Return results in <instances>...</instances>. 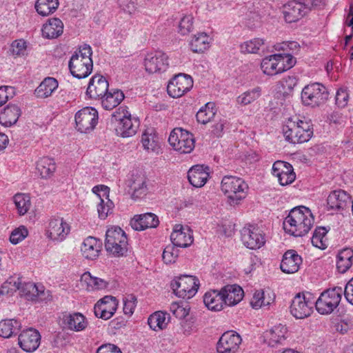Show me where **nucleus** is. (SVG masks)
Instances as JSON below:
<instances>
[{
    "instance_id": "nucleus-25",
    "label": "nucleus",
    "mask_w": 353,
    "mask_h": 353,
    "mask_svg": "<svg viewBox=\"0 0 353 353\" xmlns=\"http://www.w3.org/2000/svg\"><path fill=\"white\" fill-rule=\"evenodd\" d=\"M329 92L324 85L320 83L310 84V107H319L327 101Z\"/></svg>"
},
{
    "instance_id": "nucleus-28",
    "label": "nucleus",
    "mask_w": 353,
    "mask_h": 353,
    "mask_svg": "<svg viewBox=\"0 0 353 353\" xmlns=\"http://www.w3.org/2000/svg\"><path fill=\"white\" fill-rule=\"evenodd\" d=\"M290 312L296 319H305L309 316V306L304 294L299 293L292 300Z\"/></svg>"
},
{
    "instance_id": "nucleus-19",
    "label": "nucleus",
    "mask_w": 353,
    "mask_h": 353,
    "mask_svg": "<svg viewBox=\"0 0 353 353\" xmlns=\"http://www.w3.org/2000/svg\"><path fill=\"white\" fill-rule=\"evenodd\" d=\"M68 67L72 76L77 79H84L92 72L93 62L84 61L74 53L70 58Z\"/></svg>"
},
{
    "instance_id": "nucleus-15",
    "label": "nucleus",
    "mask_w": 353,
    "mask_h": 353,
    "mask_svg": "<svg viewBox=\"0 0 353 353\" xmlns=\"http://www.w3.org/2000/svg\"><path fill=\"white\" fill-rule=\"evenodd\" d=\"M41 338L39 331L30 327L23 330L19 335V345L25 352H32L39 347Z\"/></svg>"
},
{
    "instance_id": "nucleus-36",
    "label": "nucleus",
    "mask_w": 353,
    "mask_h": 353,
    "mask_svg": "<svg viewBox=\"0 0 353 353\" xmlns=\"http://www.w3.org/2000/svg\"><path fill=\"white\" fill-rule=\"evenodd\" d=\"M59 83L56 79L47 77L40 83L35 90L38 97L47 98L58 88Z\"/></svg>"
},
{
    "instance_id": "nucleus-42",
    "label": "nucleus",
    "mask_w": 353,
    "mask_h": 353,
    "mask_svg": "<svg viewBox=\"0 0 353 353\" xmlns=\"http://www.w3.org/2000/svg\"><path fill=\"white\" fill-rule=\"evenodd\" d=\"M63 32V23L59 19H53L48 24L43 26L42 34L48 39L58 37Z\"/></svg>"
},
{
    "instance_id": "nucleus-16",
    "label": "nucleus",
    "mask_w": 353,
    "mask_h": 353,
    "mask_svg": "<svg viewBox=\"0 0 353 353\" xmlns=\"http://www.w3.org/2000/svg\"><path fill=\"white\" fill-rule=\"evenodd\" d=\"M241 338L235 332H226L222 334L217 343L218 353H236L241 343Z\"/></svg>"
},
{
    "instance_id": "nucleus-34",
    "label": "nucleus",
    "mask_w": 353,
    "mask_h": 353,
    "mask_svg": "<svg viewBox=\"0 0 353 353\" xmlns=\"http://www.w3.org/2000/svg\"><path fill=\"white\" fill-rule=\"evenodd\" d=\"M353 250L345 248L337 255L336 268L340 273L346 272L352 265Z\"/></svg>"
},
{
    "instance_id": "nucleus-30",
    "label": "nucleus",
    "mask_w": 353,
    "mask_h": 353,
    "mask_svg": "<svg viewBox=\"0 0 353 353\" xmlns=\"http://www.w3.org/2000/svg\"><path fill=\"white\" fill-rule=\"evenodd\" d=\"M100 249V242L92 236L87 237L81 247L83 256L88 260L96 259L99 256Z\"/></svg>"
},
{
    "instance_id": "nucleus-41",
    "label": "nucleus",
    "mask_w": 353,
    "mask_h": 353,
    "mask_svg": "<svg viewBox=\"0 0 353 353\" xmlns=\"http://www.w3.org/2000/svg\"><path fill=\"white\" fill-rule=\"evenodd\" d=\"M37 170L41 178H48L56 170L55 162L52 158L43 157L37 162Z\"/></svg>"
},
{
    "instance_id": "nucleus-31",
    "label": "nucleus",
    "mask_w": 353,
    "mask_h": 353,
    "mask_svg": "<svg viewBox=\"0 0 353 353\" xmlns=\"http://www.w3.org/2000/svg\"><path fill=\"white\" fill-rule=\"evenodd\" d=\"M203 303L210 310H221L224 305V299H223L221 290H214L207 292L203 296Z\"/></svg>"
},
{
    "instance_id": "nucleus-62",
    "label": "nucleus",
    "mask_w": 353,
    "mask_h": 353,
    "mask_svg": "<svg viewBox=\"0 0 353 353\" xmlns=\"http://www.w3.org/2000/svg\"><path fill=\"white\" fill-rule=\"evenodd\" d=\"M14 94V88L11 86L0 87V106L5 104L9 99L12 98Z\"/></svg>"
},
{
    "instance_id": "nucleus-3",
    "label": "nucleus",
    "mask_w": 353,
    "mask_h": 353,
    "mask_svg": "<svg viewBox=\"0 0 353 353\" xmlns=\"http://www.w3.org/2000/svg\"><path fill=\"white\" fill-rule=\"evenodd\" d=\"M248 186L243 179L225 176L221 183V189L227 195L230 205H236L246 196Z\"/></svg>"
},
{
    "instance_id": "nucleus-52",
    "label": "nucleus",
    "mask_w": 353,
    "mask_h": 353,
    "mask_svg": "<svg viewBox=\"0 0 353 353\" xmlns=\"http://www.w3.org/2000/svg\"><path fill=\"white\" fill-rule=\"evenodd\" d=\"M141 142L143 147L147 151L158 152L159 149V142L154 134L148 133L143 134Z\"/></svg>"
},
{
    "instance_id": "nucleus-56",
    "label": "nucleus",
    "mask_w": 353,
    "mask_h": 353,
    "mask_svg": "<svg viewBox=\"0 0 353 353\" xmlns=\"http://www.w3.org/2000/svg\"><path fill=\"white\" fill-rule=\"evenodd\" d=\"M281 57L277 58L279 61V70L281 72L292 68L296 63V59L289 53L279 54Z\"/></svg>"
},
{
    "instance_id": "nucleus-61",
    "label": "nucleus",
    "mask_w": 353,
    "mask_h": 353,
    "mask_svg": "<svg viewBox=\"0 0 353 353\" xmlns=\"http://www.w3.org/2000/svg\"><path fill=\"white\" fill-rule=\"evenodd\" d=\"M349 101V94L346 89L340 88L336 94V104L339 108H345Z\"/></svg>"
},
{
    "instance_id": "nucleus-9",
    "label": "nucleus",
    "mask_w": 353,
    "mask_h": 353,
    "mask_svg": "<svg viewBox=\"0 0 353 353\" xmlns=\"http://www.w3.org/2000/svg\"><path fill=\"white\" fill-rule=\"evenodd\" d=\"M192 86V78L188 74L180 73L169 81L167 91L172 98H178L188 92Z\"/></svg>"
},
{
    "instance_id": "nucleus-48",
    "label": "nucleus",
    "mask_w": 353,
    "mask_h": 353,
    "mask_svg": "<svg viewBox=\"0 0 353 353\" xmlns=\"http://www.w3.org/2000/svg\"><path fill=\"white\" fill-rule=\"evenodd\" d=\"M261 88L256 87L239 95L236 99V102L241 105H247L258 99L261 97Z\"/></svg>"
},
{
    "instance_id": "nucleus-53",
    "label": "nucleus",
    "mask_w": 353,
    "mask_h": 353,
    "mask_svg": "<svg viewBox=\"0 0 353 353\" xmlns=\"http://www.w3.org/2000/svg\"><path fill=\"white\" fill-rule=\"evenodd\" d=\"M274 301V298L269 296V301H265V292L256 291L253 295L250 304L253 308L258 309L263 306L269 305Z\"/></svg>"
},
{
    "instance_id": "nucleus-1",
    "label": "nucleus",
    "mask_w": 353,
    "mask_h": 353,
    "mask_svg": "<svg viewBox=\"0 0 353 353\" xmlns=\"http://www.w3.org/2000/svg\"><path fill=\"white\" fill-rule=\"evenodd\" d=\"M303 210L309 212V208L303 205L295 207L290 210L283 223L285 232L294 236H303L309 232V225L306 223L307 217Z\"/></svg>"
},
{
    "instance_id": "nucleus-13",
    "label": "nucleus",
    "mask_w": 353,
    "mask_h": 353,
    "mask_svg": "<svg viewBox=\"0 0 353 353\" xmlns=\"http://www.w3.org/2000/svg\"><path fill=\"white\" fill-rule=\"evenodd\" d=\"M70 227L62 218H53L49 221L46 236L54 241H62L69 234Z\"/></svg>"
},
{
    "instance_id": "nucleus-47",
    "label": "nucleus",
    "mask_w": 353,
    "mask_h": 353,
    "mask_svg": "<svg viewBox=\"0 0 353 353\" xmlns=\"http://www.w3.org/2000/svg\"><path fill=\"white\" fill-rule=\"evenodd\" d=\"M209 46V37L205 32L195 35L190 41V47L194 52H203Z\"/></svg>"
},
{
    "instance_id": "nucleus-8",
    "label": "nucleus",
    "mask_w": 353,
    "mask_h": 353,
    "mask_svg": "<svg viewBox=\"0 0 353 353\" xmlns=\"http://www.w3.org/2000/svg\"><path fill=\"white\" fill-rule=\"evenodd\" d=\"M98 122V112L96 109L85 107L75 114L76 128L82 133L92 130Z\"/></svg>"
},
{
    "instance_id": "nucleus-50",
    "label": "nucleus",
    "mask_w": 353,
    "mask_h": 353,
    "mask_svg": "<svg viewBox=\"0 0 353 353\" xmlns=\"http://www.w3.org/2000/svg\"><path fill=\"white\" fill-rule=\"evenodd\" d=\"M39 288V286L34 283H25L22 284L20 289L21 296L29 301H36Z\"/></svg>"
},
{
    "instance_id": "nucleus-63",
    "label": "nucleus",
    "mask_w": 353,
    "mask_h": 353,
    "mask_svg": "<svg viewBox=\"0 0 353 353\" xmlns=\"http://www.w3.org/2000/svg\"><path fill=\"white\" fill-rule=\"evenodd\" d=\"M97 353H122L120 348L116 345L107 343L101 345L97 350Z\"/></svg>"
},
{
    "instance_id": "nucleus-54",
    "label": "nucleus",
    "mask_w": 353,
    "mask_h": 353,
    "mask_svg": "<svg viewBox=\"0 0 353 353\" xmlns=\"http://www.w3.org/2000/svg\"><path fill=\"white\" fill-rule=\"evenodd\" d=\"M264 44L262 39L255 38L241 45V50L243 52L257 53L261 47Z\"/></svg>"
},
{
    "instance_id": "nucleus-7",
    "label": "nucleus",
    "mask_w": 353,
    "mask_h": 353,
    "mask_svg": "<svg viewBox=\"0 0 353 353\" xmlns=\"http://www.w3.org/2000/svg\"><path fill=\"white\" fill-rule=\"evenodd\" d=\"M168 142L175 150L180 153H190L194 148L193 134L181 128H175L171 132Z\"/></svg>"
},
{
    "instance_id": "nucleus-57",
    "label": "nucleus",
    "mask_w": 353,
    "mask_h": 353,
    "mask_svg": "<svg viewBox=\"0 0 353 353\" xmlns=\"http://www.w3.org/2000/svg\"><path fill=\"white\" fill-rule=\"evenodd\" d=\"M175 247L176 246L172 244L166 246L164 249L162 254V258L165 263L168 264L173 263L177 258L179 250H176Z\"/></svg>"
},
{
    "instance_id": "nucleus-58",
    "label": "nucleus",
    "mask_w": 353,
    "mask_h": 353,
    "mask_svg": "<svg viewBox=\"0 0 353 353\" xmlns=\"http://www.w3.org/2000/svg\"><path fill=\"white\" fill-rule=\"evenodd\" d=\"M28 231L26 227L20 226L12 232L10 236V241L12 244L16 245L23 240L28 236Z\"/></svg>"
},
{
    "instance_id": "nucleus-26",
    "label": "nucleus",
    "mask_w": 353,
    "mask_h": 353,
    "mask_svg": "<svg viewBox=\"0 0 353 353\" xmlns=\"http://www.w3.org/2000/svg\"><path fill=\"white\" fill-rule=\"evenodd\" d=\"M158 216L153 213L148 212L134 217L130 221L132 228L135 230H144L146 228H156L159 225Z\"/></svg>"
},
{
    "instance_id": "nucleus-29",
    "label": "nucleus",
    "mask_w": 353,
    "mask_h": 353,
    "mask_svg": "<svg viewBox=\"0 0 353 353\" xmlns=\"http://www.w3.org/2000/svg\"><path fill=\"white\" fill-rule=\"evenodd\" d=\"M21 114L19 107L14 104H8L0 112V123L9 127L17 123Z\"/></svg>"
},
{
    "instance_id": "nucleus-11",
    "label": "nucleus",
    "mask_w": 353,
    "mask_h": 353,
    "mask_svg": "<svg viewBox=\"0 0 353 353\" xmlns=\"http://www.w3.org/2000/svg\"><path fill=\"white\" fill-rule=\"evenodd\" d=\"M241 240L245 246L252 250L259 249L265 243L263 232L259 228L252 226L244 227L242 229Z\"/></svg>"
},
{
    "instance_id": "nucleus-60",
    "label": "nucleus",
    "mask_w": 353,
    "mask_h": 353,
    "mask_svg": "<svg viewBox=\"0 0 353 353\" xmlns=\"http://www.w3.org/2000/svg\"><path fill=\"white\" fill-rule=\"evenodd\" d=\"M137 299L132 294L128 295L123 299V312L132 315L136 306Z\"/></svg>"
},
{
    "instance_id": "nucleus-18",
    "label": "nucleus",
    "mask_w": 353,
    "mask_h": 353,
    "mask_svg": "<svg viewBox=\"0 0 353 353\" xmlns=\"http://www.w3.org/2000/svg\"><path fill=\"white\" fill-rule=\"evenodd\" d=\"M272 174L278 178L279 183L283 186L292 183L296 178L292 165L283 161L274 162Z\"/></svg>"
},
{
    "instance_id": "nucleus-2",
    "label": "nucleus",
    "mask_w": 353,
    "mask_h": 353,
    "mask_svg": "<svg viewBox=\"0 0 353 353\" xmlns=\"http://www.w3.org/2000/svg\"><path fill=\"white\" fill-rule=\"evenodd\" d=\"M112 121H118L115 131L118 136L123 138L134 136L139 126V121L132 118L130 113L122 106L112 114Z\"/></svg>"
},
{
    "instance_id": "nucleus-33",
    "label": "nucleus",
    "mask_w": 353,
    "mask_h": 353,
    "mask_svg": "<svg viewBox=\"0 0 353 353\" xmlns=\"http://www.w3.org/2000/svg\"><path fill=\"white\" fill-rule=\"evenodd\" d=\"M145 177L141 174H132L130 181V188L132 191V198L137 199L145 195L147 186Z\"/></svg>"
},
{
    "instance_id": "nucleus-23",
    "label": "nucleus",
    "mask_w": 353,
    "mask_h": 353,
    "mask_svg": "<svg viewBox=\"0 0 353 353\" xmlns=\"http://www.w3.org/2000/svg\"><path fill=\"white\" fill-rule=\"evenodd\" d=\"M302 263L301 257L293 250H288L283 256L281 270L286 274L296 272Z\"/></svg>"
},
{
    "instance_id": "nucleus-46",
    "label": "nucleus",
    "mask_w": 353,
    "mask_h": 353,
    "mask_svg": "<svg viewBox=\"0 0 353 353\" xmlns=\"http://www.w3.org/2000/svg\"><path fill=\"white\" fill-rule=\"evenodd\" d=\"M86 283L89 290H103L108 287V282L97 276H92L89 272H85L81 277Z\"/></svg>"
},
{
    "instance_id": "nucleus-64",
    "label": "nucleus",
    "mask_w": 353,
    "mask_h": 353,
    "mask_svg": "<svg viewBox=\"0 0 353 353\" xmlns=\"http://www.w3.org/2000/svg\"><path fill=\"white\" fill-rule=\"evenodd\" d=\"M343 293L347 301L353 305V277L345 285Z\"/></svg>"
},
{
    "instance_id": "nucleus-27",
    "label": "nucleus",
    "mask_w": 353,
    "mask_h": 353,
    "mask_svg": "<svg viewBox=\"0 0 353 353\" xmlns=\"http://www.w3.org/2000/svg\"><path fill=\"white\" fill-rule=\"evenodd\" d=\"M224 305L233 306L239 303L243 296V290L237 285H228L221 290Z\"/></svg>"
},
{
    "instance_id": "nucleus-39",
    "label": "nucleus",
    "mask_w": 353,
    "mask_h": 353,
    "mask_svg": "<svg viewBox=\"0 0 353 353\" xmlns=\"http://www.w3.org/2000/svg\"><path fill=\"white\" fill-rule=\"evenodd\" d=\"M101 104L105 110H112L123 100L124 94L121 90L107 92L101 98Z\"/></svg>"
},
{
    "instance_id": "nucleus-20",
    "label": "nucleus",
    "mask_w": 353,
    "mask_h": 353,
    "mask_svg": "<svg viewBox=\"0 0 353 353\" xmlns=\"http://www.w3.org/2000/svg\"><path fill=\"white\" fill-rule=\"evenodd\" d=\"M108 81L100 74L94 75L90 80L86 94L91 99H101L108 91Z\"/></svg>"
},
{
    "instance_id": "nucleus-49",
    "label": "nucleus",
    "mask_w": 353,
    "mask_h": 353,
    "mask_svg": "<svg viewBox=\"0 0 353 353\" xmlns=\"http://www.w3.org/2000/svg\"><path fill=\"white\" fill-rule=\"evenodd\" d=\"M14 203L20 215H24L28 212L30 206V198L28 194L18 193L14 196Z\"/></svg>"
},
{
    "instance_id": "nucleus-45",
    "label": "nucleus",
    "mask_w": 353,
    "mask_h": 353,
    "mask_svg": "<svg viewBox=\"0 0 353 353\" xmlns=\"http://www.w3.org/2000/svg\"><path fill=\"white\" fill-rule=\"evenodd\" d=\"M58 6V0H37L35 4L37 12L42 16H48L53 13Z\"/></svg>"
},
{
    "instance_id": "nucleus-4",
    "label": "nucleus",
    "mask_w": 353,
    "mask_h": 353,
    "mask_svg": "<svg viewBox=\"0 0 353 353\" xmlns=\"http://www.w3.org/2000/svg\"><path fill=\"white\" fill-rule=\"evenodd\" d=\"M105 248L115 256H123L128 251V239L125 232L113 226L106 231Z\"/></svg>"
},
{
    "instance_id": "nucleus-21",
    "label": "nucleus",
    "mask_w": 353,
    "mask_h": 353,
    "mask_svg": "<svg viewBox=\"0 0 353 353\" xmlns=\"http://www.w3.org/2000/svg\"><path fill=\"white\" fill-rule=\"evenodd\" d=\"M172 244L178 248H187L193 242V236L190 228H183L181 225H176L170 235Z\"/></svg>"
},
{
    "instance_id": "nucleus-38",
    "label": "nucleus",
    "mask_w": 353,
    "mask_h": 353,
    "mask_svg": "<svg viewBox=\"0 0 353 353\" xmlns=\"http://www.w3.org/2000/svg\"><path fill=\"white\" fill-rule=\"evenodd\" d=\"M287 328L282 324H279L265 332V338L269 340V345L275 346L285 339Z\"/></svg>"
},
{
    "instance_id": "nucleus-32",
    "label": "nucleus",
    "mask_w": 353,
    "mask_h": 353,
    "mask_svg": "<svg viewBox=\"0 0 353 353\" xmlns=\"http://www.w3.org/2000/svg\"><path fill=\"white\" fill-rule=\"evenodd\" d=\"M63 321L69 330L75 332L83 331L88 325L85 317L79 312L65 315Z\"/></svg>"
},
{
    "instance_id": "nucleus-59",
    "label": "nucleus",
    "mask_w": 353,
    "mask_h": 353,
    "mask_svg": "<svg viewBox=\"0 0 353 353\" xmlns=\"http://www.w3.org/2000/svg\"><path fill=\"white\" fill-rule=\"evenodd\" d=\"M192 24L193 17L191 15L183 17L179 25L180 33L183 35L188 34L192 28Z\"/></svg>"
},
{
    "instance_id": "nucleus-5",
    "label": "nucleus",
    "mask_w": 353,
    "mask_h": 353,
    "mask_svg": "<svg viewBox=\"0 0 353 353\" xmlns=\"http://www.w3.org/2000/svg\"><path fill=\"white\" fill-rule=\"evenodd\" d=\"M343 294L341 287H334L323 291L315 303L316 311L322 315L332 314L339 306Z\"/></svg>"
},
{
    "instance_id": "nucleus-10",
    "label": "nucleus",
    "mask_w": 353,
    "mask_h": 353,
    "mask_svg": "<svg viewBox=\"0 0 353 353\" xmlns=\"http://www.w3.org/2000/svg\"><path fill=\"white\" fill-rule=\"evenodd\" d=\"M309 0H292L284 6V19L288 23L295 22L303 16L308 10Z\"/></svg>"
},
{
    "instance_id": "nucleus-35",
    "label": "nucleus",
    "mask_w": 353,
    "mask_h": 353,
    "mask_svg": "<svg viewBox=\"0 0 353 353\" xmlns=\"http://www.w3.org/2000/svg\"><path fill=\"white\" fill-rule=\"evenodd\" d=\"M296 82L294 77L290 76L279 81L276 87L277 97H283V99L288 98L292 94Z\"/></svg>"
},
{
    "instance_id": "nucleus-51",
    "label": "nucleus",
    "mask_w": 353,
    "mask_h": 353,
    "mask_svg": "<svg viewBox=\"0 0 353 353\" xmlns=\"http://www.w3.org/2000/svg\"><path fill=\"white\" fill-rule=\"evenodd\" d=\"M165 314L162 312H156L151 314L148 320L150 327L156 330L157 328L163 329L165 325Z\"/></svg>"
},
{
    "instance_id": "nucleus-22",
    "label": "nucleus",
    "mask_w": 353,
    "mask_h": 353,
    "mask_svg": "<svg viewBox=\"0 0 353 353\" xmlns=\"http://www.w3.org/2000/svg\"><path fill=\"white\" fill-rule=\"evenodd\" d=\"M351 196L342 190L332 191L327 199V208L332 210H343L351 202Z\"/></svg>"
},
{
    "instance_id": "nucleus-14",
    "label": "nucleus",
    "mask_w": 353,
    "mask_h": 353,
    "mask_svg": "<svg viewBox=\"0 0 353 353\" xmlns=\"http://www.w3.org/2000/svg\"><path fill=\"white\" fill-rule=\"evenodd\" d=\"M290 124L294 127V136L290 137V125H285L283 127V132L285 139L292 143H302L309 141V124L307 121L299 120L296 125L290 121Z\"/></svg>"
},
{
    "instance_id": "nucleus-43",
    "label": "nucleus",
    "mask_w": 353,
    "mask_h": 353,
    "mask_svg": "<svg viewBox=\"0 0 353 353\" xmlns=\"http://www.w3.org/2000/svg\"><path fill=\"white\" fill-rule=\"evenodd\" d=\"M329 230L330 227H317L311 239L313 246L321 250H325L327 247L326 234Z\"/></svg>"
},
{
    "instance_id": "nucleus-24",
    "label": "nucleus",
    "mask_w": 353,
    "mask_h": 353,
    "mask_svg": "<svg viewBox=\"0 0 353 353\" xmlns=\"http://www.w3.org/2000/svg\"><path fill=\"white\" fill-rule=\"evenodd\" d=\"M209 168L201 165L192 167L188 172V179L191 185L196 188L203 186L209 178Z\"/></svg>"
},
{
    "instance_id": "nucleus-37",
    "label": "nucleus",
    "mask_w": 353,
    "mask_h": 353,
    "mask_svg": "<svg viewBox=\"0 0 353 353\" xmlns=\"http://www.w3.org/2000/svg\"><path fill=\"white\" fill-rule=\"evenodd\" d=\"M21 326V323L16 319L2 320L0 321V336L6 339L10 338L18 333Z\"/></svg>"
},
{
    "instance_id": "nucleus-44",
    "label": "nucleus",
    "mask_w": 353,
    "mask_h": 353,
    "mask_svg": "<svg viewBox=\"0 0 353 353\" xmlns=\"http://www.w3.org/2000/svg\"><path fill=\"white\" fill-rule=\"evenodd\" d=\"M215 104L212 102H208L201 107L196 114V120L199 123L206 124L215 115Z\"/></svg>"
},
{
    "instance_id": "nucleus-55",
    "label": "nucleus",
    "mask_w": 353,
    "mask_h": 353,
    "mask_svg": "<svg viewBox=\"0 0 353 353\" xmlns=\"http://www.w3.org/2000/svg\"><path fill=\"white\" fill-rule=\"evenodd\" d=\"M97 196L100 199V203L97 205L99 217L101 219H105L112 212L114 205L109 199H107L108 201L105 203L98 194Z\"/></svg>"
},
{
    "instance_id": "nucleus-12",
    "label": "nucleus",
    "mask_w": 353,
    "mask_h": 353,
    "mask_svg": "<svg viewBox=\"0 0 353 353\" xmlns=\"http://www.w3.org/2000/svg\"><path fill=\"white\" fill-rule=\"evenodd\" d=\"M168 59L161 51L148 54L144 59L145 69L150 74L164 72L168 67Z\"/></svg>"
},
{
    "instance_id": "nucleus-40",
    "label": "nucleus",
    "mask_w": 353,
    "mask_h": 353,
    "mask_svg": "<svg viewBox=\"0 0 353 353\" xmlns=\"http://www.w3.org/2000/svg\"><path fill=\"white\" fill-rule=\"evenodd\" d=\"M279 57L280 54H274L263 59L261 67L264 74L272 76L281 73V70H279V61L277 60Z\"/></svg>"
},
{
    "instance_id": "nucleus-6",
    "label": "nucleus",
    "mask_w": 353,
    "mask_h": 353,
    "mask_svg": "<svg viewBox=\"0 0 353 353\" xmlns=\"http://www.w3.org/2000/svg\"><path fill=\"white\" fill-rule=\"evenodd\" d=\"M199 281L190 275H181L171 283V288L179 298L189 299L196 293Z\"/></svg>"
},
{
    "instance_id": "nucleus-17",
    "label": "nucleus",
    "mask_w": 353,
    "mask_h": 353,
    "mask_svg": "<svg viewBox=\"0 0 353 353\" xmlns=\"http://www.w3.org/2000/svg\"><path fill=\"white\" fill-rule=\"evenodd\" d=\"M118 305L115 297L106 296L100 299L94 307V312L97 317L108 320L115 313Z\"/></svg>"
}]
</instances>
